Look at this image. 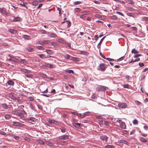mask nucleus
I'll return each instance as SVG.
<instances>
[{"label":"nucleus","mask_w":148,"mask_h":148,"mask_svg":"<svg viewBox=\"0 0 148 148\" xmlns=\"http://www.w3.org/2000/svg\"><path fill=\"white\" fill-rule=\"evenodd\" d=\"M12 114H16L19 116L20 119L23 121H21L22 123H24V121L26 120L23 114H26V112L24 110H18L12 111Z\"/></svg>","instance_id":"obj_1"},{"label":"nucleus","mask_w":148,"mask_h":148,"mask_svg":"<svg viewBox=\"0 0 148 148\" xmlns=\"http://www.w3.org/2000/svg\"><path fill=\"white\" fill-rule=\"evenodd\" d=\"M106 88L105 86H99L96 88V90L97 91H104L106 90Z\"/></svg>","instance_id":"obj_2"},{"label":"nucleus","mask_w":148,"mask_h":148,"mask_svg":"<svg viewBox=\"0 0 148 148\" xmlns=\"http://www.w3.org/2000/svg\"><path fill=\"white\" fill-rule=\"evenodd\" d=\"M12 125L14 126H18L19 127H22L24 126V124H21L19 122L15 121L12 122Z\"/></svg>","instance_id":"obj_3"},{"label":"nucleus","mask_w":148,"mask_h":148,"mask_svg":"<svg viewBox=\"0 0 148 148\" xmlns=\"http://www.w3.org/2000/svg\"><path fill=\"white\" fill-rule=\"evenodd\" d=\"M69 136L66 135H64L58 138L57 139L59 140H66L69 138Z\"/></svg>","instance_id":"obj_4"},{"label":"nucleus","mask_w":148,"mask_h":148,"mask_svg":"<svg viewBox=\"0 0 148 148\" xmlns=\"http://www.w3.org/2000/svg\"><path fill=\"white\" fill-rule=\"evenodd\" d=\"M8 55L9 57H10V58L8 59V60L10 61H14L16 62H19V60L17 58L14 57H11L10 55V54H8Z\"/></svg>","instance_id":"obj_5"},{"label":"nucleus","mask_w":148,"mask_h":148,"mask_svg":"<svg viewBox=\"0 0 148 148\" xmlns=\"http://www.w3.org/2000/svg\"><path fill=\"white\" fill-rule=\"evenodd\" d=\"M0 12L2 14L7 15L8 13L5 8H0Z\"/></svg>","instance_id":"obj_6"},{"label":"nucleus","mask_w":148,"mask_h":148,"mask_svg":"<svg viewBox=\"0 0 148 148\" xmlns=\"http://www.w3.org/2000/svg\"><path fill=\"white\" fill-rule=\"evenodd\" d=\"M118 105L119 107L123 108H125L127 106V104L125 103H120Z\"/></svg>","instance_id":"obj_7"},{"label":"nucleus","mask_w":148,"mask_h":148,"mask_svg":"<svg viewBox=\"0 0 148 148\" xmlns=\"http://www.w3.org/2000/svg\"><path fill=\"white\" fill-rule=\"evenodd\" d=\"M98 70L104 71L105 70V64H101L99 67L97 68Z\"/></svg>","instance_id":"obj_8"},{"label":"nucleus","mask_w":148,"mask_h":148,"mask_svg":"<svg viewBox=\"0 0 148 148\" xmlns=\"http://www.w3.org/2000/svg\"><path fill=\"white\" fill-rule=\"evenodd\" d=\"M9 97L12 99L14 100H18L19 97H15L13 95V94L12 93H10L9 94Z\"/></svg>","instance_id":"obj_9"},{"label":"nucleus","mask_w":148,"mask_h":148,"mask_svg":"<svg viewBox=\"0 0 148 148\" xmlns=\"http://www.w3.org/2000/svg\"><path fill=\"white\" fill-rule=\"evenodd\" d=\"M100 138L103 141L106 142L108 140V137L106 136L103 135L100 137Z\"/></svg>","instance_id":"obj_10"},{"label":"nucleus","mask_w":148,"mask_h":148,"mask_svg":"<svg viewBox=\"0 0 148 148\" xmlns=\"http://www.w3.org/2000/svg\"><path fill=\"white\" fill-rule=\"evenodd\" d=\"M120 127L122 129H126V125L125 123L124 122L122 121L120 124Z\"/></svg>","instance_id":"obj_11"},{"label":"nucleus","mask_w":148,"mask_h":148,"mask_svg":"<svg viewBox=\"0 0 148 148\" xmlns=\"http://www.w3.org/2000/svg\"><path fill=\"white\" fill-rule=\"evenodd\" d=\"M118 142H119V143H124V144H125L127 145H128V144H129V143L127 141L124 140H123V139L119 140V141Z\"/></svg>","instance_id":"obj_12"},{"label":"nucleus","mask_w":148,"mask_h":148,"mask_svg":"<svg viewBox=\"0 0 148 148\" xmlns=\"http://www.w3.org/2000/svg\"><path fill=\"white\" fill-rule=\"evenodd\" d=\"M38 43L39 44H40L41 45H44L45 44L47 43V41L44 40L43 41H39L38 42Z\"/></svg>","instance_id":"obj_13"},{"label":"nucleus","mask_w":148,"mask_h":148,"mask_svg":"<svg viewBox=\"0 0 148 148\" xmlns=\"http://www.w3.org/2000/svg\"><path fill=\"white\" fill-rule=\"evenodd\" d=\"M7 84L10 86H13L14 84V83L12 80H10L6 84V86H7Z\"/></svg>","instance_id":"obj_14"},{"label":"nucleus","mask_w":148,"mask_h":148,"mask_svg":"<svg viewBox=\"0 0 148 148\" xmlns=\"http://www.w3.org/2000/svg\"><path fill=\"white\" fill-rule=\"evenodd\" d=\"M73 125L75 126L76 128H79L80 127L81 123H73Z\"/></svg>","instance_id":"obj_15"},{"label":"nucleus","mask_w":148,"mask_h":148,"mask_svg":"<svg viewBox=\"0 0 148 148\" xmlns=\"http://www.w3.org/2000/svg\"><path fill=\"white\" fill-rule=\"evenodd\" d=\"M48 36L51 37L55 38L57 37V35L54 33L50 34L49 33H48Z\"/></svg>","instance_id":"obj_16"},{"label":"nucleus","mask_w":148,"mask_h":148,"mask_svg":"<svg viewBox=\"0 0 148 148\" xmlns=\"http://www.w3.org/2000/svg\"><path fill=\"white\" fill-rule=\"evenodd\" d=\"M3 107L5 109H8L11 107L10 105L8 106L6 103H4L2 105Z\"/></svg>","instance_id":"obj_17"},{"label":"nucleus","mask_w":148,"mask_h":148,"mask_svg":"<svg viewBox=\"0 0 148 148\" xmlns=\"http://www.w3.org/2000/svg\"><path fill=\"white\" fill-rule=\"evenodd\" d=\"M19 62L21 63H22L26 65L28 64V62L25 59H21L20 61H19Z\"/></svg>","instance_id":"obj_18"},{"label":"nucleus","mask_w":148,"mask_h":148,"mask_svg":"<svg viewBox=\"0 0 148 148\" xmlns=\"http://www.w3.org/2000/svg\"><path fill=\"white\" fill-rule=\"evenodd\" d=\"M21 18L20 17H16L14 18L13 19V21H19L21 20Z\"/></svg>","instance_id":"obj_19"},{"label":"nucleus","mask_w":148,"mask_h":148,"mask_svg":"<svg viewBox=\"0 0 148 148\" xmlns=\"http://www.w3.org/2000/svg\"><path fill=\"white\" fill-rule=\"evenodd\" d=\"M8 31L11 33L14 34H15L17 33L16 30L11 29H9L8 30Z\"/></svg>","instance_id":"obj_20"},{"label":"nucleus","mask_w":148,"mask_h":148,"mask_svg":"<svg viewBox=\"0 0 148 148\" xmlns=\"http://www.w3.org/2000/svg\"><path fill=\"white\" fill-rule=\"evenodd\" d=\"M106 36L103 37L101 39V40L100 42L98 43V45H97V47L99 49L100 47H101V43L103 40V39H104V38H105Z\"/></svg>","instance_id":"obj_21"},{"label":"nucleus","mask_w":148,"mask_h":148,"mask_svg":"<svg viewBox=\"0 0 148 148\" xmlns=\"http://www.w3.org/2000/svg\"><path fill=\"white\" fill-rule=\"evenodd\" d=\"M26 121H36V119L33 117H30L27 119H26Z\"/></svg>","instance_id":"obj_22"},{"label":"nucleus","mask_w":148,"mask_h":148,"mask_svg":"<svg viewBox=\"0 0 148 148\" xmlns=\"http://www.w3.org/2000/svg\"><path fill=\"white\" fill-rule=\"evenodd\" d=\"M67 142L66 141H61L59 142V144L62 145H66L68 144Z\"/></svg>","instance_id":"obj_23"},{"label":"nucleus","mask_w":148,"mask_h":148,"mask_svg":"<svg viewBox=\"0 0 148 148\" xmlns=\"http://www.w3.org/2000/svg\"><path fill=\"white\" fill-rule=\"evenodd\" d=\"M131 53L134 54H136L139 53V51L136 50L135 49H134L132 50Z\"/></svg>","instance_id":"obj_24"},{"label":"nucleus","mask_w":148,"mask_h":148,"mask_svg":"<svg viewBox=\"0 0 148 148\" xmlns=\"http://www.w3.org/2000/svg\"><path fill=\"white\" fill-rule=\"evenodd\" d=\"M27 49L28 51L30 52H32L34 51V49L31 47H28L27 48Z\"/></svg>","instance_id":"obj_25"},{"label":"nucleus","mask_w":148,"mask_h":148,"mask_svg":"<svg viewBox=\"0 0 148 148\" xmlns=\"http://www.w3.org/2000/svg\"><path fill=\"white\" fill-rule=\"evenodd\" d=\"M50 123H55V124H57V122L56 121H55L54 120H51V119H50L48 121Z\"/></svg>","instance_id":"obj_26"},{"label":"nucleus","mask_w":148,"mask_h":148,"mask_svg":"<svg viewBox=\"0 0 148 148\" xmlns=\"http://www.w3.org/2000/svg\"><path fill=\"white\" fill-rule=\"evenodd\" d=\"M46 52L47 54L52 55L53 53L52 51L50 49H47L46 50Z\"/></svg>","instance_id":"obj_27"},{"label":"nucleus","mask_w":148,"mask_h":148,"mask_svg":"<svg viewBox=\"0 0 148 148\" xmlns=\"http://www.w3.org/2000/svg\"><path fill=\"white\" fill-rule=\"evenodd\" d=\"M63 56L65 58L67 59H69L71 57L69 55L66 54L64 55Z\"/></svg>","instance_id":"obj_28"},{"label":"nucleus","mask_w":148,"mask_h":148,"mask_svg":"<svg viewBox=\"0 0 148 148\" xmlns=\"http://www.w3.org/2000/svg\"><path fill=\"white\" fill-rule=\"evenodd\" d=\"M23 38L27 40H29L30 39V37L27 35H23Z\"/></svg>","instance_id":"obj_29"},{"label":"nucleus","mask_w":148,"mask_h":148,"mask_svg":"<svg viewBox=\"0 0 148 148\" xmlns=\"http://www.w3.org/2000/svg\"><path fill=\"white\" fill-rule=\"evenodd\" d=\"M120 133L121 134H127L128 133V132L126 130H123L121 131H120Z\"/></svg>","instance_id":"obj_30"},{"label":"nucleus","mask_w":148,"mask_h":148,"mask_svg":"<svg viewBox=\"0 0 148 148\" xmlns=\"http://www.w3.org/2000/svg\"><path fill=\"white\" fill-rule=\"evenodd\" d=\"M36 48L40 50H44V48L42 46H36Z\"/></svg>","instance_id":"obj_31"},{"label":"nucleus","mask_w":148,"mask_h":148,"mask_svg":"<svg viewBox=\"0 0 148 148\" xmlns=\"http://www.w3.org/2000/svg\"><path fill=\"white\" fill-rule=\"evenodd\" d=\"M140 140L141 141L144 142H146L147 141L146 139L142 137H140Z\"/></svg>","instance_id":"obj_32"},{"label":"nucleus","mask_w":148,"mask_h":148,"mask_svg":"<svg viewBox=\"0 0 148 148\" xmlns=\"http://www.w3.org/2000/svg\"><path fill=\"white\" fill-rule=\"evenodd\" d=\"M114 146L113 145H108L105 146V148H114Z\"/></svg>","instance_id":"obj_33"},{"label":"nucleus","mask_w":148,"mask_h":148,"mask_svg":"<svg viewBox=\"0 0 148 148\" xmlns=\"http://www.w3.org/2000/svg\"><path fill=\"white\" fill-rule=\"evenodd\" d=\"M48 67L50 68H53L52 66L50 64H49L48 63H46L45 64V67Z\"/></svg>","instance_id":"obj_34"},{"label":"nucleus","mask_w":148,"mask_h":148,"mask_svg":"<svg viewBox=\"0 0 148 148\" xmlns=\"http://www.w3.org/2000/svg\"><path fill=\"white\" fill-rule=\"evenodd\" d=\"M127 3L130 4H133L134 3L132 0H128L127 1Z\"/></svg>","instance_id":"obj_35"},{"label":"nucleus","mask_w":148,"mask_h":148,"mask_svg":"<svg viewBox=\"0 0 148 148\" xmlns=\"http://www.w3.org/2000/svg\"><path fill=\"white\" fill-rule=\"evenodd\" d=\"M37 142L39 144L41 145H43L44 144V142L42 140H37Z\"/></svg>","instance_id":"obj_36"},{"label":"nucleus","mask_w":148,"mask_h":148,"mask_svg":"<svg viewBox=\"0 0 148 148\" xmlns=\"http://www.w3.org/2000/svg\"><path fill=\"white\" fill-rule=\"evenodd\" d=\"M38 56L42 59H44L46 58L45 55L43 54L39 55Z\"/></svg>","instance_id":"obj_37"},{"label":"nucleus","mask_w":148,"mask_h":148,"mask_svg":"<svg viewBox=\"0 0 148 148\" xmlns=\"http://www.w3.org/2000/svg\"><path fill=\"white\" fill-rule=\"evenodd\" d=\"M21 71L22 72H24L27 73H29V71L27 69H22Z\"/></svg>","instance_id":"obj_38"},{"label":"nucleus","mask_w":148,"mask_h":148,"mask_svg":"<svg viewBox=\"0 0 148 148\" xmlns=\"http://www.w3.org/2000/svg\"><path fill=\"white\" fill-rule=\"evenodd\" d=\"M32 4L34 6H37L38 4V2L37 1H34L33 2Z\"/></svg>","instance_id":"obj_39"},{"label":"nucleus","mask_w":148,"mask_h":148,"mask_svg":"<svg viewBox=\"0 0 148 148\" xmlns=\"http://www.w3.org/2000/svg\"><path fill=\"white\" fill-rule=\"evenodd\" d=\"M82 3V2L80 1H75V2H73V4L74 5H78V4H79L80 3Z\"/></svg>","instance_id":"obj_40"},{"label":"nucleus","mask_w":148,"mask_h":148,"mask_svg":"<svg viewBox=\"0 0 148 148\" xmlns=\"http://www.w3.org/2000/svg\"><path fill=\"white\" fill-rule=\"evenodd\" d=\"M46 144L47 145H48L50 146H52L53 145V144H52V143H51L50 142H49V141H47V142L46 143Z\"/></svg>","instance_id":"obj_41"},{"label":"nucleus","mask_w":148,"mask_h":148,"mask_svg":"<svg viewBox=\"0 0 148 148\" xmlns=\"http://www.w3.org/2000/svg\"><path fill=\"white\" fill-rule=\"evenodd\" d=\"M72 113L73 114H74V115H77L78 116H80V115H81L80 113H77V112H72Z\"/></svg>","instance_id":"obj_42"},{"label":"nucleus","mask_w":148,"mask_h":148,"mask_svg":"<svg viewBox=\"0 0 148 148\" xmlns=\"http://www.w3.org/2000/svg\"><path fill=\"white\" fill-rule=\"evenodd\" d=\"M40 32H41V33L44 34H47V32L45 30L42 29L40 30Z\"/></svg>","instance_id":"obj_43"},{"label":"nucleus","mask_w":148,"mask_h":148,"mask_svg":"<svg viewBox=\"0 0 148 148\" xmlns=\"http://www.w3.org/2000/svg\"><path fill=\"white\" fill-rule=\"evenodd\" d=\"M71 57V60L74 61H77L78 59V58L75 57Z\"/></svg>","instance_id":"obj_44"},{"label":"nucleus","mask_w":148,"mask_h":148,"mask_svg":"<svg viewBox=\"0 0 148 148\" xmlns=\"http://www.w3.org/2000/svg\"><path fill=\"white\" fill-rule=\"evenodd\" d=\"M135 104L138 106L140 105H142V104L140 102L138 101H135Z\"/></svg>","instance_id":"obj_45"},{"label":"nucleus","mask_w":148,"mask_h":148,"mask_svg":"<svg viewBox=\"0 0 148 148\" xmlns=\"http://www.w3.org/2000/svg\"><path fill=\"white\" fill-rule=\"evenodd\" d=\"M133 124L134 125H137L138 124V122L136 119H134L133 122Z\"/></svg>","instance_id":"obj_46"},{"label":"nucleus","mask_w":148,"mask_h":148,"mask_svg":"<svg viewBox=\"0 0 148 148\" xmlns=\"http://www.w3.org/2000/svg\"><path fill=\"white\" fill-rule=\"evenodd\" d=\"M5 119H8L10 118V116L9 114H7L5 115Z\"/></svg>","instance_id":"obj_47"},{"label":"nucleus","mask_w":148,"mask_h":148,"mask_svg":"<svg viewBox=\"0 0 148 148\" xmlns=\"http://www.w3.org/2000/svg\"><path fill=\"white\" fill-rule=\"evenodd\" d=\"M116 13L117 14L121 15L123 16H124V15L121 12H116Z\"/></svg>","instance_id":"obj_48"},{"label":"nucleus","mask_w":148,"mask_h":148,"mask_svg":"<svg viewBox=\"0 0 148 148\" xmlns=\"http://www.w3.org/2000/svg\"><path fill=\"white\" fill-rule=\"evenodd\" d=\"M40 76L44 78H46L47 77L46 75L45 74L43 73L41 74Z\"/></svg>","instance_id":"obj_49"},{"label":"nucleus","mask_w":148,"mask_h":148,"mask_svg":"<svg viewBox=\"0 0 148 148\" xmlns=\"http://www.w3.org/2000/svg\"><path fill=\"white\" fill-rule=\"evenodd\" d=\"M127 9L128 10H129L132 12L134 10V9L133 8L130 7L127 8Z\"/></svg>","instance_id":"obj_50"},{"label":"nucleus","mask_w":148,"mask_h":148,"mask_svg":"<svg viewBox=\"0 0 148 148\" xmlns=\"http://www.w3.org/2000/svg\"><path fill=\"white\" fill-rule=\"evenodd\" d=\"M66 72L68 73H74L73 71L72 70H69L67 71Z\"/></svg>","instance_id":"obj_51"},{"label":"nucleus","mask_w":148,"mask_h":148,"mask_svg":"<svg viewBox=\"0 0 148 148\" xmlns=\"http://www.w3.org/2000/svg\"><path fill=\"white\" fill-rule=\"evenodd\" d=\"M129 86V84H126L123 85V87L125 88H128V86Z\"/></svg>","instance_id":"obj_52"},{"label":"nucleus","mask_w":148,"mask_h":148,"mask_svg":"<svg viewBox=\"0 0 148 148\" xmlns=\"http://www.w3.org/2000/svg\"><path fill=\"white\" fill-rule=\"evenodd\" d=\"M28 99L30 101H32L34 100V99L31 96L29 97L28 98Z\"/></svg>","instance_id":"obj_53"},{"label":"nucleus","mask_w":148,"mask_h":148,"mask_svg":"<svg viewBox=\"0 0 148 148\" xmlns=\"http://www.w3.org/2000/svg\"><path fill=\"white\" fill-rule=\"evenodd\" d=\"M66 22H67V23L68 24L67 27H70L71 26V22H70L69 21H67Z\"/></svg>","instance_id":"obj_54"},{"label":"nucleus","mask_w":148,"mask_h":148,"mask_svg":"<svg viewBox=\"0 0 148 148\" xmlns=\"http://www.w3.org/2000/svg\"><path fill=\"white\" fill-rule=\"evenodd\" d=\"M142 56V54H138L134 56V58H136L139 57L140 56Z\"/></svg>","instance_id":"obj_55"},{"label":"nucleus","mask_w":148,"mask_h":148,"mask_svg":"<svg viewBox=\"0 0 148 148\" xmlns=\"http://www.w3.org/2000/svg\"><path fill=\"white\" fill-rule=\"evenodd\" d=\"M14 138L16 140H19V137L17 136H14Z\"/></svg>","instance_id":"obj_56"},{"label":"nucleus","mask_w":148,"mask_h":148,"mask_svg":"<svg viewBox=\"0 0 148 148\" xmlns=\"http://www.w3.org/2000/svg\"><path fill=\"white\" fill-rule=\"evenodd\" d=\"M39 66L41 67H42L43 68H45V64H43L41 63H40L39 64Z\"/></svg>","instance_id":"obj_57"},{"label":"nucleus","mask_w":148,"mask_h":148,"mask_svg":"<svg viewBox=\"0 0 148 148\" xmlns=\"http://www.w3.org/2000/svg\"><path fill=\"white\" fill-rule=\"evenodd\" d=\"M139 65L140 67H142L144 66V64L143 63L140 62L139 63Z\"/></svg>","instance_id":"obj_58"},{"label":"nucleus","mask_w":148,"mask_h":148,"mask_svg":"<svg viewBox=\"0 0 148 148\" xmlns=\"http://www.w3.org/2000/svg\"><path fill=\"white\" fill-rule=\"evenodd\" d=\"M75 11L76 12H78L80 11L81 10L79 8H76L75 9Z\"/></svg>","instance_id":"obj_59"},{"label":"nucleus","mask_w":148,"mask_h":148,"mask_svg":"<svg viewBox=\"0 0 148 148\" xmlns=\"http://www.w3.org/2000/svg\"><path fill=\"white\" fill-rule=\"evenodd\" d=\"M5 134L6 133L5 132L2 131H0V134L2 135H5Z\"/></svg>","instance_id":"obj_60"},{"label":"nucleus","mask_w":148,"mask_h":148,"mask_svg":"<svg viewBox=\"0 0 148 148\" xmlns=\"http://www.w3.org/2000/svg\"><path fill=\"white\" fill-rule=\"evenodd\" d=\"M111 18L112 19L114 20L117 18V17L116 16H111Z\"/></svg>","instance_id":"obj_61"},{"label":"nucleus","mask_w":148,"mask_h":148,"mask_svg":"<svg viewBox=\"0 0 148 148\" xmlns=\"http://www.w3.org/2000/svg\"><path fill=\"white\" fill-rule=\"evenodd\" d=\"M1 45H3L5 46H8V44H7V43L6 42H2L1 43Z\"/></svg>","instance_id":"obj_62"},{"label":"nucleus","mask_w":148,"mask_h":148,"mask_svg":"<svg viewBox=\"0 0 148 148\" xmlns=\"http://www.w3.org/2000/svg\"><path fill=\"white\" fill-rule=\"evenodd\" d=\"M26 76L28 78H31L32 75L30 74H27L26 75Z\"/></svg>","instance_id":"obj_63"},{"label":"nucleus","mask_w":148,"mask_h":148,"mask_svg":"<svg viewBox=\"0 0 148 148\" xmlns=\"http://www.w3.org/2000/svg\"><path fill=\"white\" fill-rule=\"evenodd\" d=\"M143 19L148 21V17H143Z\"/></svg>","instance_id":"obj_64"}]
</instances>
